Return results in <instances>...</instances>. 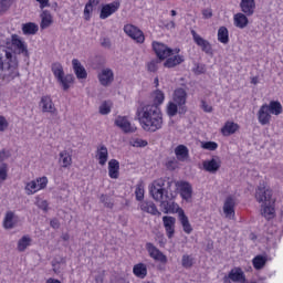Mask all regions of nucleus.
Instances as JSON below:
<instances>
[{
    "mask_svg": "<svg viewBox=\"0 0 283 283\" xmlns=\"http://www.w3.org/2000/svg\"><path fill=\"white\" fill-rule=\"evenodd\" d=\"M133 273L135 277L145 280L147 277V265L145 263H137L133 266Z\"/></svg>",
    "mask_w": 283,
    "mask_h": 283,
    "instance_id": "32",
    "label": "nucleus"
},
{
    "mask_svg": "<svg viewBox=\"0 0 283 283\" xmlns=\"http://www.w3.org/2000/svg\"><path fill=\"white\" fill-rule=\"evenodd\" d=\"M153 101H154V104H146V105H156L157 107L159 105H163V103H165V93L160 90H156L153 93Z\"/></svg>",
    "mask_w": 283,
    "mask_h": 283,
    "instance_id": "40",
    "label": "nucleus"
},
{
    "mask_svg": "<svg viewBox=\"0 0 283 283\" xmlns=\"http://www.w3.org/2000/svg\"><path fill=\"white\" fill-rule=\"evenodd\" d=\"M240 8L245 17H253L255 14V0H241Z\"/></svg>",
    "mask_w": 283,
    "mask_h": 283,
    "instance_id": "23",
    "label": "nucleus"
},
{
    "mask_svg": "<svg viewBox=\"0 0 283 283\" xmlns=\"http://www.w3.org/2000/svg\"><path fill=\"white\" fill-rule=\"evenodd\" d=\"M115 125L119 127L124 134H134V132H136V127L132 126V123L125 116H118L115 119Z\"/></svg>",
    "mask_w": 283,
    "mask_h": 283,
    "instance_id": "21",
    "label": "nucleus"
},
{
    "mask_svg": "<svg viewBox=\"0 0 283 283\" xmlns=\"http://www.w3.org/2000/svg\"><path fill=\"white\" fill-rule=\"evenodd\" d=\"M268 259L266 256L259 254L252 259V265L255 271H262L263 266H266Z\"/></svg>",
    "mask_w": 283,
    "mask_h": 283,
    "instance_id": "36",
    "label": "nucleus"
},
{
    "mask_svg": "<svg viewBox=\"0 0 283 283\" xmlns=\"http://www.w3.org/2000/svg\"><path fill=\"white\" fill-rule=\"evenodd\" d=\"M54 74L60 85L62 86V90H64V92H67V90H70V87H72V84L74 83V75H65V72H55Z\"/></svg>",
    "mask_w": 283,
    "mask_h": 283,
    "instance_id": "16",
    "label": "nucleus"
},
{
    "mask_svg": "<svg viewBox=\"0 0 283 283\" xmlns=\"http://www.w3.org/2000/svg\"><path fill=\"white\" fill-rule=\"evenodd\" d=\"M9 81H10V78H8V77L6 76V74L0 73V86H1V85H6V83H8Z\"/></svg>",
    "mask_w": 283,
    "mask_h": 283,
    "instance_id": "61",
    "label": "nucleus"
},
{
    "mask_svg": "<svg viewBox=\"0 0 283 283\" xmlns=\"http://www.w3.org/2000/svg\"><path fill=\"white\" fill-rule=\"evenodd\" d=\"M190 34L196 45H198V48H200L201 51L205 52V54H208L209 56H213V46L211 45V42L200 36V34H198L196 30H191Z\"/></svg>",
    "mask_w": 283,
    "mask_h": 283,
    "instance_id": "10",
    "label": "nucleus"
},
{
    "mask_svg": "<svg viewBox=\"0 0 283 283\" xmlns=\"http://www.w3.org/2000/svg\"><path fill=\"white\" fill-rule=\"evenodd\" d=\"M181 265L184 269H191V266H193V256L184 254L181 259Z\"/></svg>",
    "mask_w": 283,
    "mask_h": 283,
    "instance_id": "43",
    "label": "nucleus"
},
{
    "mask_svg": "<svg viewBox=\"0 0 283 283\" xmlns=\"http://www.w3.org/2000/svg\"><path fill=\"white\" fill-rule=\"evenodd\" d=\"M146 250L150 258L156 262H160L161 264H167V255H165L154 243H146Z\"/></svg>",
    "mask_w": 283,
    "mask_h": 283,
    "instance_id": "14",
    "label": "nucleus"
},
{
    "mask_svg": "<svg viewBox=\"0 0 283 283\" xmlns=\"http://www.w3.org/2000/svg\"><path fill=\"white\" fill-rule=\"evenodd\" d=\"M175 156L181 163H185V160H187V158H189V148H187V146H185V145H178L175 148Z\"/></svg>",
    "mask_w": 283,
    "mask_h": 283,
    "instance_id": "33",
    "label": "nucleus"
},
{
    "mask_svg": "<svg viewBox=\"0 0 283 283\" xmlns=\"http://www.w3.org/2000/svg\"><path fill=\"white\" fill-rule=\"evenodd\" d=\"M48 187V177H39L36 180L27 182L24 191L27 196H34L38 191H41Z\"/></svg>",
    "mask_w": 283,
    "mask_h": 283,
    "instance_id": "7",
    "label": "nucleus"
},
{
    "mask_svg": "<svg viewBox=\"0 0 283 283\" xmlns=\"http://www.w3.org/2000/svg\"><path fill=\"white\" fill-rule=\"evenodd\" d=\"M36 207H39V209H42V211H48V200H43L39 197H36V201H35Z\"/></svg>",
    "mask_w": 283,
    "mask_h": 283,
    "instance_id": "53",
    "label": "nucleus"
},
{
    "mask_svg": "<svg viewBox=\"0 0 283 283\" xmlns=\"http://www.w3.org/2000/svg\"><path fill=\"white\" fill-rule=\"evenodd\" d=\"M255 200L261 205V216L265 220H273L275 218V199H273V190L262 182L255 190Z\"/></svg>",
    "mask_w": 283,
    "mask_h": 283,
    "instance_id": "2",
    "label": "nucleus"
},
{
    "mask_svg": "<svg viewBox=\"0 0 283 283\" xmlns=\"http://www.w3.org/2000/svg\"><path fill=\"white\" fill-rule=\"evenodd\" d=\"M136 200L139 202L143 201V198H145V188L143 186L138 185L135 189Z\"/></svg>",
    "mask_w": 283,
    "mask_h": 283,
    "instance_id": "47",
    "label": "nucleus"
},
{
    "mask_svg": "<svg viewBox=\"0 0 283 283\" xmlns=\"http://www.w3.org/2000/svg\"><path fill=\"white\" fill-rule=\"evenodd\" d=\"M282 112L283 107L280 101H270L269 104L264 103L260 106L256 113V118L259 123L264 127L266 125H271L273 116H280Z\"/></svg>",
    "mask_w": 283,
    "mask_h": 283,
    "instance_id": "4",
    "label": "nucleus"
},
{
    "mask_svg": "<svg viewBox=\"0 0 283 283\" xmlns=\"http://www.w3.org/2000/svg\"><path fill=\"white\" fill-rule=\"evenodd\" d=\"M77 78H87V72H76Z\"/></svg>",
    "mask_w": 283,
    "mask_h": 283,
    "instance_id": "64",
    "label": "nucleus"
},
{
    "mask_svg": "<svg viewBox=\"0 0 283 283\" xmlns=\"http://www.w3.org/2000/svg\"><path fill=\"white\" fill-rule=\"evenodd\" d=\"M8 127H10V123H8L6 116L0 115V132H6Z\"/></svg>",
    "mask_w": 283,
    "mask_h": 283,
    "instance_id": "54",
    "label": "nucleus"
},
{
    "mask_svg": "<svg viewBox=\"0 0 283 283\" xmlns=\"http://www.w3.org/2000/svg\"><path fill=\"white\" fill-rule=\"evenodd\" d=\"M201 147H202V149H207L208 151H216V149H218V143H216V142H202Z\"/></svg>",
    "mask_w": 283,
    "mask_h": 283,
    "instance_id": "45",
    "label": "nucleus"
},
{
    "mask_svg": "<svg viewBox=\"0 0 283 283\" xmlns=\"http://www.w3.org/2000/svg\"><path fill=\"white\" fill-rule=\"evenodd\" d=\"M240 129V125L233 123V122H226L223 127L221 128L222 136H232V134H235Z\"/></svg>",
    "mask_w": 283,
    "mask_h": 283,
    "instance_id": "30",
    "label": "nucleus"
},
{
    "mask_svg": "<svg viewBox=\"0 0 283 283\" xmlns=\"http://www.w3.org/2000/svg\"><path fill=\"white\" fill-rule=\"evenodd\" d=\"M92 12H94V7H92L90 4H85V8H84V20L85 21H90V19H92Z\"/></svg>",
    "mask_w": 283,
    "mask_h": 283,
    "instance_id": "51",
    "label": "nucleus"
},
{
    "mask_svg": "<svg viewBox=\"0 0 283 283\" xmlns=\"http://www.w3.org/2000/svg\"><path fill=\"white\" fill-rule=\"evenodd\" d=\"M150 193L157 202L169 200V191L165 189V179L159 178L153 182Z\"/></svg>",
    "mask_w": 283,
    "mask_h": 283,
    "instance_id": "5",
    "label": "nucleus"
},
{
    "mask_svg": "<svg viewBox=\"0 0 283 283\" xmlns=\"http://www.w3.org/2000/svg\"><path fill=\"white\" fill-rule=\"evenodd\" d=\"M109 112H112V103L111 102H104L101 106H99V114H102L103 116L109 114Z\"/></svg>",
    "mask_w": 283,
    "mask_h": 283,
    "instance_id": "46",
    "label": "nucleus"
},
{
    "mask_svg": "<svg viewBox=\"0 0 283 283\" xmlns=\"http://www.w3.org/2000/svg\"><path fill=\"white\" fill-rule=\"evenodd\" d=\"M166 113L170 118H174L178 113L180 114V107L176 102H169L166 107Z\"/></svg>",
    "mask_w": 283,
    "mask_h": 283,
    "instance_id": "41",
    "label": "nucleus"
},
{
    "mask_svg": "<svg viewBox=\"0 0 283 283\" xmlns=\"http://www.w3.org/2000/svg\"><path fill=\"white\" fill-rule=\"evenodd\" d=\"M59 163L64 169H67V167H72V155L70 154V151L62 150L60 153Z\"/></svg>",
    "mask_w": 283,
    "mask_h": 283,
    "instance_id": "34",
    "label": "nucleus"
},
{
    "mask_svg": "<svg viewBox=\"0 0 283 283\" xmlns=\"http://www.w3.org/2000/svg\"><path fill=\"white\" fill-rule=\"evenodd\" d=\"M10 156V151L6 150V149H2L0 151V160H6V158H9Z\"/></svg>",
    "mask_w": 283,
    "mask_h": 283,
    "instance_id": "60",
    "label": "nucleus"
},
{
    "mask_svg": "<svg viewBox=\"0 0 283 283\" xmlns=\"http://www.w3.org/2000/svg\"><path fill=\"white\" fill-rule=\"evenodd\" d=\"M52 229H59V227H61V223L57 221V219H53L50 222Z\"/></svg>",
    "mask_w": 283,
    "mask_h": 283,
    "instance_id": "62",
    "label": "nucleus"
},
{
    "mask_svg": "<svg viewBox=\"0 0 283 283\" xmlns=\"http://www.w3.org/2000/svg\"><path fill=\"white\" fill-rule=\"evenodd\" d=\"M39 106L44 114H56V106H54V102H52L50 95L42 96Z\"/></svg>",
    "mask_w": 283,
    "mask_h": 283,
    "instance_id": "20",
    "label": "nucleus"
},
{
    "mask_svg": "<svg viewBox=\"0 0 283 283\" xmlns=\"http://www.w3.org/2000/svg\"><path fill=\"white\" fill-rule=\"evenodd\" d=\"M52 72H63V65H61V63H59V62L53 63Z\"/></svg>",
    "mask_w": 283,
    "mask_h": 283,
    "instance_id": "57",
    "label": "nucleus"
},
{
    "mask_svg": "<svg viewBox=\"0 0 283 283\" xmlns=\"http://www.w3.org/2000/svg\"><path fill=\"white\" fill-rule=\"evenodd\" d=\"M14 224H17V222H14V212L8 211L3 219V227L6 229H14Z\"/></svg>",
    "mask_w": 283,
    "mask_h": 283,
    "instance_id": "39",
    "label": "nucleus"
},
{
    "mask_svg": "<svg viewBox=\"0 0 283 283\" xmlns=\"http://www.w3.org/2000/svg\"><path fill=\"white\" fill-rule=\"evenodd\" d=\"M233 23L235 28L244 30L249 25V15H245L244 12H239L233 15Z\"/></svg>",
    "mask_w": 283,
    "mask_h": 283,
    "instance_id": "29",
    "label": "nucleus"
},
{
    "mask_svg": "<svg viewBox=\"0 0 283 283\" xmlns=\"http://www.w3.org/2000/svg\"><path fill=\"white\" fill-rule=\"evenodd\" d=\"M101 202H103V205L105 207H107V209H114V202H112V200H109V197H107V195H102L99 197Z\"/></svg>",
    "mask_w": 283,
    "mask_h": 283,
    "instance_id": "48",
    "label": "nucleus"
},
{
    "mask_svg": "<svg viewBox=\"0 0 283 283\" xmlns=\"http://www.w3.org/2000/svg\"><path fill=\"white\" fill-rule=\"evenodd\" d=\"M98 80L101 85L107 86L109 83L114 81V73L113 72H102L98 74Z\"/></svg>",
    "mask_w": 283,
    "mask_h": 283,
    "instance_id": "38",
    "label": "nucleus"
},
{
    "mask_svg": "<svg viewBox=\"0 0 283 283\" xmlns=\"http://www.w3.org/2000/svg\"><path fill=\"white\" fill-rule=\"evenodd\" d=\"M101 202H103V205L105 207H107V209H114V202H112V200H109V197H107V195H102L99 197Z\"/></svg>",
    "mask_w": 283,
    "mask_h": 283,
    "instance_id": "49",
    "label": "nucleus"
},
{
    "mask_svg": "<svg viewBox=\"0 0 283 283\" xmlns=\"http://www.w3.org/2000/svg\"><path fill=\"white\" fill-rule=\"evenodd\" d=\"M153 50L157 56V59H159L160 61H165L164 66L165 67H176L177 65H180V63H185V55H174L171 56V54H174V51L159 42H153Z\"/></svg>",
    "mask_w": 283,
    "mask_h": 283,
    "instance_id": "3",
    "label": "nucleus"
},
{
    "mask_svg": "<svg viewBox=\"0 0 283 283\" xmlns=\"http://www.w3.org/2000/svg\"><path fill=\"white\" fill-rule=\"evenodd\" d=\"M31 242H32V239L29 235H23L18 241V251H20V253H23V251H25V249L30 247Z\"/></svg>",
    "mask_w": 283,
    "mask_h": 283,
    "instance_id": "42",
    "label": "nucleus"
},
{
    "mask_svg": "<svg viewBox=\"0 0 283 283\" xmlns=\"http://www.w3.org/2000/svg\"><path fill=\"white\" fill-rule=\"evenodd\" d=\"M217 39L219 43L223 45L229 44V29H227V27H220L218 29Z\"/></svg>",
    "mask_w": 283,
    "mask_h": 283,
    "instance_id": "35",
    "label": "nucleus"
},
{
    "mask_svg": "<svg viewBox=\"0 0 283 283\" xmlns=\"http://www.w3.org/2000/svg\"><path fill=\"white\" fill-rule=\"evenodd\" d=\"M124 32L136 43H145V33L134 24H125Z\"/></svg>",
    "mask_w": 283,
    "mask_h": 283,
    "instance_id": "11",
    "label": "nucleus"
},
{
    "mask_svg": "<svg viewBox=\"0 0 283 283\" xmlns=\"http://www.w3.org/2000/svg\"><path fill=\"white\" fill-rule=\"evenodd\" d=\"M8 180V167L1 166L0 167V185H3Z\"/></svg>",
    "mask_w": 283,
    "mask_h": 283,
    "instance_id": "52",
    "label": "nucleus"
},
{
    "mask_svg": "<svg viewBox=\"0 0 283 283\" xmlns=\"http://www.w3.org/2000/svg\"><path fill=\"white\" fill-rule=\"evenodd\" d=\"M205 171H208L209 174H216L220 167H222V163L220 159H210V160H205L202 163Z\"/></svg>",
    "mask_w": 283,
    "mask_h": 283,
    "instance_id": "26",
    "label": "nucleus"
},
{
    "mask_svg": "<svg viewBox=\"0 0 283 283\" xmlns=\"http://www.w3.org/2000/svg\"><path fill=\"white\" fill-rule=\"evenodd\" d=\"M108 176L113 180H118L120 176V163L117 159H111L108 161Z\"/></svg>",
    "mask_w": 283,
    "mask_h": 283,
    "instance_id": "25",
    "label": "nucleus"
},
{
    "mask_svg": "<svg viewBox=\"0 0 283 283\" xmlns=\"http://www.w3.org/2000/svg\"><path fill=\"white\" fill-rule=\"evenodd\" d=\"M163 222L166 235L167 238H169V240H171V238H174V235L176 234V218L165 216L163 217Z\"/></svg>",
    "mask_w": 283,
    "mask_h": 283,
    "instance_id": "19",
    "label": "nucleus"
},
{
    "mask_svg": "<svg viewBox=\"0 0 283 283\" xmlns=\"http://www.w3.org/2000/svg\"><path fill=\"white\" fill-rule=\"evenodd\" d=\"M190 34L196 45H198V48H200L201 51L205 52V54H208L209 56H213V46L211 45V42L200 36V34H198L196 30H191Z\"/></svg>",
    "mask_w": 283,
    "mask_h": 283,
    "instance_id": "9",
    "label": "nucleus"
},
{
    "mask_svg": "<svg viewBox=\"0 0 283 283\" xmlns=\"http://www.w3.org/2000/svg\"><path fill=\"white\" fill-rule=\"evenodd\" d=\"M72 65L74 72H85V67L83 66V64H81V61H78L77 59L72 60Z\"/></svg>",
    "mask_w": 283,
    "mask_h": 283,
    "instance_id": "50",
    "label": "nucleus"
},
{
    "mask_svg": "<svg viewBox=\"0 0 283 283\" xmlns=\"http://www.w3.org/2000/svg\"><path fill=\"white\" fill-rule=\"evenodd\" d=\"M229 280L231 282H245L247 276L244 275V271H242V268H233L230 270L227 276L223 277V282L228 283Z\"/></svg>",
    "mask_w": 283,
    "mask_h": 283,
    "instance_id": "15",
    "label": "nucleus"
},
{
    "mask_svg": "<svg viewBox=\"0 0 283 283\" xmlns=\"http://www.w3.org/2000/svg\"><path fill=\"white\" fill-rule=\"evenodd\" d=\"M161 207L164 209V213H178L179 218L180 211H185L182 208H180V206H178V203L169 201V199L164 200L161 202Z\"/></svg>",
    "mask_w": 283,
    "mask_h": 283,
    "instance_id": "24",
    "label": "nucleus"
},
{
    "mask_svg": "<svg viewBox=\"0 0 283 283\" xmlns=\"http://www.w3.org/2000/svg\"><path fill=\"white\" fill-rule=\"evenodd\" d=\"M203 19H211L213 17V11L211 9H205L202 11Z\"/></svg>",
    "mask_w": 283,
    "mask_h": 283,
    "instance_id": "59",
    "label": "nucleus"
},
{
    "mask_svg": "<svg viewBox=\"0 0 283 283\" xmlns=\"http://www.w3.org/2000/svg\"><path fill=\"white\" fill-rule=\"evenodd\" d=\"M95 158L98 160V165H101V167H105V165H107V160H109V151L107 150V146L99 145L96 149Z\"/></svg>",
    "mask_w": 283,
    "mask_h": 283,
    "instance_id": "22",
    "label": "nucleus"
},
{
    "mask_svg": "<svg viewBox=\"0 0 283 283\" xmlns=\"http://www.w3.org/2000/svg\"><path fill=\"white\" fill-rule=\"evenodd\" d=\"M177 187L179 189V193L182 200L189 202V200L193 196V187H191V184H189V181H179L177 184Z\"/></svg>",
    "mask_w": 283,
    "mask_h": 283,
    "instance_id": "18",
    "label": "nucleus"
},
{
    "mask_svg": "<svg viewBox=\"0 0 283 283\" xmlns=\"http://www.w3.org/2000/svg\"><path fill=\"white\" fill-rule=\"evenodd\" d=\"M201 108L207 113L213 112V107L207 104L205 101H201Z\"/></svg>",
    "mask_w": 283,
    "mask_h": 283,
    "instance_id": "56",
    "label": "nucleus"
},
{
    "mask_svg": "<svg viewBox=\"0 0 283 283\" xmlns=\"http://www.w3.org/2000/svg\"><path fill=\"white\" fill-rule=\"evenodd\" d=\"M22 32L25 35L36 34V32H39V24H36L34 22H27V23L22 24Z\"/></svg>",
    "mask_w": 283,
    "mask_h": 283,
    "instance_id": "37",
    "label": "nucleus"
},
{
    "mask_svg": "<svg viewBox=\"0 0 283 283\" xmlns=\"http://www.w3.org/2000/svg\"><path fill=\"white\" fill-rule=\"evenodd\" d=\"M179 221L184 229V233H187V235H190V233L193 232V227H191V223L189 222V217L185 214V211H180Z\"/></svg>",
    "mask_w": 283,
    "mask_h": 283,
    "instance_id": "31",
    "label": "nucleus"
},
{
    "mask_svg": "<svg viewBox=\"0 0 283 283\" xmlns=\"http://www.w3.org/2000/svg\"><path fill=\"white\" fill-rule=\"evenodd\" d=\"M133 147H147L148 143L145 139L136 138L132 143Z\"/></svg>",
    "mask_w": 283,
    "mask_h": 283,
    "instance_id": "55",
    "label": "nucleus"
},
{
    "mask_svg": "<svg viewBox=\"0 0 283 283\" xmlns=\"http://www.w3.org/2000/svg\"><path fill=\"white\" fill-rule=\"evenodd\" d=\"M41 22H40V28L41 30H48L52 23H54V17H52V13L50 10H43L42 13L40 14Z\"/></svg>",
    "mask_w": 283,
    "mask_h": 283,
    "instance_id": "27",
    "label": "nucleus"
},
{
    "mask_svg": "<svg viewBox=\"0 0 283 283\" xmlns=\"http://www.w3.org/2000/svg\"><path fill=\"white\" fill-rule=\"evenodd\" d=\"M38 3H40L41 10L44 8H50V0H35Z\"/></svg>",
    "mask_w": 283,
    "mask_h": 283,
    "instance_id": "58",
    "label": "nucleus"
},
{
    "mask_svg": "<svg viewBox=\"0 0 283 283\" xmlns=\"http://www.w3.org/2000/svg\"><path fill=\"white\" fill-rule=\"evenodd\" d=\"M101 43L103 48H109L112 45V43L109 42V39L107 38H104Z\"/></svg>",
    "mask_w": 283,
    "mask_h": 283,
    "instance_id": "63",
    "label": "nucleus"
},
{
    "mask_svg": "<svg viewBox=\"0 0 283 283\" xmlns=\"http://www.w3.org/2000/svg\"><path fill=\"white\" fill-rule=\"evenodd\" d=\"M139 207L144 213H150V216H160L158 207H156V203L153 201H142Z\"/></svg>",
    "mask_w": 283,
    "mask_h": 283,
    "instance_id": "28",
    "label": "nucleus"
},
{
    "mask_svg": "<svg viewBox=\"0 0 283 283\" xmlns=\"http://www.w3.org/2000/svg\"><path fill=\"white\" fill-rule=\"evenodd\" d=\"M136 119L144 132L163 129V111L157 105L142 104L136 109Z\"/></svg>",
    "mask_w": 283,
    "mask_h": 283,
    "instance_id": "1",
    "label": "nucleus"
},
{
    "mask_svg": "<svg viewBox=\"0 0 283 283\" xmlns=\"http://www.w3.org/2000/svg\"><path fill=\"white\" fill-rule=\"evenodd\" d=\"M17 65H19V62L17 61V56H14L12 52L6 50L4 55H0L1 72H14V70H17Z\"/></svg>",
    "mask_w": 283,
    "mask_h": 283,
    "instance_id": "6",
    "label": "nucleus"
},
{
    "mask_svg": "<svg viewBox=\"0 0 283 283\" xmlns=\"http://www.w3.org/2000/svg\"><path fill=\"white\" fill-rule=\"evenodd\" d=\"M223 213L229 220L235 218V198L229 196L226 198L223 203Z\"/></svg>",
    "mask_w": 283,
    "mask_h": 283,
    "instance_id": "17",
    "label": "nucleus"
},
{
    "mask_svg": "<svg viewBox=\"0 0 283 283\" xmlns=\"http://www.w3.org/2000/svg\"><path fill=\"white\" fill-rule=\"evenodd\" d=\"M172 101L179 107V114H187V91L178 87L172 93Z\"/></svg>",
    "mask_w": 283,
    "mask_h": 283,
    "instance_id": "8",
    "label": "nucleus"
},
{
    "mask_svg": "<svg viewBox=\"0 0 283 283\" xmlns=\"http://www.w3.org/2000/svg\"><path fill=\"white\" fill-rule=\"evenodd\" d=\"M11 45L18 54H23V56H30V52L28 51V44L18 34L11 35Z\"/></svg>",
    "mask_w": 283,
    "mask_h": 283,
    "instance_id": "12",
    "label": "nucleus"
},
{
    "mask_svg": "<svg viewBox=\"0 0 283 283\" xmlns=\"http://www.w3.org/2000/svg\"><path fill=\"white\" fill-rule=\"evenodd\" d=\"M117 10H120V1H113L111 3L103 4L99 11V19H109L112 14H116Z\"/></svg>",
    "mask_w": 283,
    "mask_h": 283,
    "instance_id": "13",
    "label": "nucleus"
},
{
    "mask_svg": "<svg viewBox=\"0 0 283 283\" xmlns=\"http://www.w3.org/2000/svg\"><path fill=\"white\" fill-rule=\"evenodd\" d=\"M13 3L14 0H0V13L3 14L4 12H8Z\"/></svg>",
    "mask_w": 283,
    "mask_h": 283,
    "instance_id": "44",
    "label": "nucleus"
}]
</instances>
